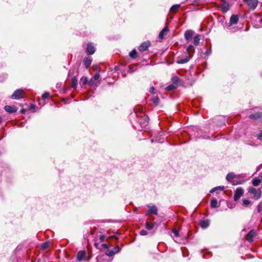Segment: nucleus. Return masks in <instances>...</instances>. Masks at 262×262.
<instances>
[{
    "label": "nucleus",
    "instance_id": "33",
    "mask_svg": "<svg viewBox=\"0 0 262 262\" xmlns=\"http://www.w3.org/2000/svg\"><path fill=\"white\" fill-rule=\"evenodd\" d=\"M224 189V186H219V187H215L213 189H212L210 191V193H213L214 192H215L216 190H219V189H220L221 190H223Z\"/></svg>",
    "mask_w": 262,
    "mask_h": 262
},
{
    "label": "nucleus",
    "instance_id": "8",
    "mask_svg": "<svg viewBox=\"0 0 262 262\" xmlns=\"http://www.w3.org/2000/svg\"><path fill=\"white\" fill-rule=\"evenodd\" d=\"M255 235L256 231L253 229L251 230L246 235V239L251 243L253 242V237L255 236Z\"/></svg>",
    "mask_w": 262,
    "mask_h": 262
},
{
    "label": "nucleus",
    "instance_id": "15",
    "mask_svg": "<svg viewBox=\"0 0 262 262\" xmlns=\"http://www.w3.org/2000/svg\"><path fill=\"white\" fill-rule=\"evenodd\" d=\"M169 31L168 27H165L160 32L159 37L161 39H163L166 36Z\"/></svg>",
    "mask_w": 262,
    "mask_h": 262
},
{
    "label": "nucleus",
    "instance_id": "42",
    "mask_svg": "<svg viewBox=\"0 0 262 262\" xmlns=\"http://www.w3.org/2000/svg\"><path fill=\"white\" fill-rule=\"evenodd\" d=\"M257 210L258 212H261L262 211V202H260L258 206H257Z\"/></svg>",
    "mask_w": 262,
    "mask_h": 262
},
{
    "label": "nucleus",
    "instance_id": "35",
    "mask_svg": "<svg viewBox=\"0 0 262 262\" xmlns=\"http://www.w3.org/2000/svg\"><path fill=\"white\" fill-rule=\"evenodd\" d=\"M112 250H113V252L115 254L118 253L121 250V249L119 248L118 245H116Z\"/></svg>",
    "mask_w": 262,
    "mask_h": 262
},
{
    "label": "nucleus",
    "instance_id": "41",
    "mask_svg": "<svg viewBox=\"0 0 262 262\" xmlns=\"http://www.w3.org/2000/svg\"><path fill=\"white\" fill-rule=\"evenodd\" d=\"M148 234V232L146 230H142L141 231H140V234L141 235H143V236H144V235H147Z\"/></svg>",
    "mask_w": 262,
    "mask_h": 262
},
{
    "label": "nucleus",
    "instance_id": "38",
    "mask_svg": "<svg viewBox=\"0 0 262 262\" xmlns=\"http://www.w3.org/2000/svg\"><path fill=\"white\" fill-rule=\"evenodd\" d=\"M151 100L156 104H158L159 102V98L157 96L153 97Z\"/></svg>",
    "mask_w": 262,
    "mask_h": 262
},
{
    "label": "nucleus",
    "instance_id": "52",
    "mask_svg": "<svg viewBox=\"0 0 262 262\" xmlns=\"http://www.w3.org/2000/svg\"><path fill=\"white\" fill-rule=\"evenodd\" d=\"M2 122V118L1 117H0V123Z\"/></svg>",
    "mask_w": 262,
    "mask_h": 262
},
{
    "label": "nucleus",
    "instance_id": "28",
    "mask_svg": "<svg viewBox=\"0 0 262 262\" xmlns=\"http://www.w3.org/2000/svg\"><path fill=\"white\" fill-rule=\"evenodd\" d=\"M172 81L174 85H178L180 81V79L178 77L174 76L172 77Z\"/></svg>",
    "mask_w": 262,
    "mask_h": 262
},
{
    "label": "nucleus",
    "instance_id": "14",
    "mask_svg": "<svg viewBox=\"0 0 262 262\" xmlns=\"http://www.w3.org/2000/svg\"><path fill=\"white\" fill-rule=\"evenodd\" d=\"M193 34L194 32L192 30H189L186 31L184 34L185 39L187 41H189L191 39L192 36L193 35Z\"/></svg>",
    "mask_w": 262,
    "mask_h": 262
},
{
    "label": "nucleus",
    "instance_id": "55",
    "mask_svg": "<svg viewBox=\"0 0 262 262\" xmlns=\"http://www.w3.org/2000/svg\"><path fill=\"white\" fill-rule=\"evenodd\" d=\"M69 74H71V70L69 71Z\"/></svg>",
    "mask_w": 262,
    "mask_h": 262
},
{
    "label": "nucleus",
    "instance_id": "50",
    "mask_svg": "<svg viewBox=\"0 0 262 262\" xmlns=\"http://www.w3.org/2000/svg\"><path fill=\"white\" fill-rule=\"evenodd\" d=\"M20 112H21V113L24 114L25 113L26 111L24 109H22Z\"/></svg>",
    "mask_w": 262,
    "mask_h": 262
},
{
    "label": "nucleus",
    "instance_id": "36",
    "mask_svg": "<svg viewBox=\"0 0 262 262\" xmlns=\"http://www.w3.org/2000/svg\"><path fill=\"white\" fill-rule=\"evenodd\" d=\"M250 203L251 202L248 200L245 199L243 201V205L245 207H247L250 204Z\"/></svg>",
    "mask_w": 262,
    "mask_h": 262
},
{
    "label": "nucleus",
    "instance_id": "27",
    "mask_svg": "<svg viewBox=\"0 0 262 262\" xmlns=\"http://www.w3.org/2000/svg\"><path fill=\"white\" fill-rule=\"evenodd\" d=\"M180 6H181L180 5H179V4L174 5L171 7L170 11L171 12H174L180 7Z\"/></svg>",
    "mask_w": 262,
    "mask_h": 262
},
{
    "label": "nucleus",
    "instance_id": "4",
    "mask_svg": "<svg viewBox=\"0 0 262 262\" xmlns=\"http://www.w3.org/2000/svg\"><path fill=\"white\" fill-rule=\"evenodd\" d=\"M24 93V91L21 89H18L16 90L14 93L11 95V98L13 99H18L21 97V95Z\"/></svg>",
    "mask_w": 262,
    "mask_h": 262
},
{
    "label": "nucleus",
    "instance_id": "49",
    "mask_svg": "<svg viewBox=\"0 0 262 262\" xmlns=\"http://www.w3.org/2000/svg\"><path fill=\"white\" fill-rule=\"evenodd\" d=\"M136 111L138 112H141L142 111V108H137Z\"/></svg>",
    "mask_w": 262,
    "mask_h": 262
},
{
    "label": "nucleus",
    "instance_id": "31",
    "mask_svg": "<svg viewBox=\"0 0 262 262\" xmlns=\"http://www.w3.org/2000/svg\"><path fill=\"white\" fill-rule=\"evenodd\" d=\"M96 70L98 71V72L95 74V75L93 77L95 80H98L100 77V75L99 74V68H97V69H96Z\"/></svg>",
    "mask_w": 262,
    "mask_h": 262
},
{
    "label": "nucleus",
    "instance_id": "24",
    "mask_svg": "<svg viewBox=\"0 0 262 262\" xmlns=\"http://www.w3.org/2000/svg\"><path fill=\"white\" fill-rule=\"evenodd\" d=\"M77 86V79L76 76L73 77L72 78V85L71 87L73 89H76Z\"/></svg>",
    "mask_w": 262,
    "mask_h": 262
},
{
    "label": "nucleus",
    "instance_id": "16",
    "mask_svg": "<svg viewBox=\"0 0 262 262\" xmlns=\"http://www.w3.org/2000/svg\"><path fill=\"white\" fill-rule=\"evenodd\" d=\"M249 118L254 119V120H258L262 118V113L258 112L255 114H251L249 116Z\"/></svg>",
    "mask_w": 262,
    "mask_h": 262
},
{
    "label": "nucleus",
    "instance_id": "12",
    "mask_svg": "<svg viewBox=\"0 0 262 262\" xmlns=\"http://www.w3.org/2000/svg\"><path fill=\"white\" fill-rule=\"evenodd\" d=\"M223 1V2L221 6V11L223 13H225L229 10L230 5L228 3L224 1V0Z\"/></svg>",
    "mask_w": 262,
    "mask_h": 262
},
{
    "label": "nucleus",
    "instance_id": "53",
    "mask_svg": "<svg viewBox=\"0 0 262 262\" xmlns=\"http://www.w3.org/2000/svg\"><path fill=\"white\" fill-rule=\"evenodd\" d=\"M259 22L261 24L262 23V18L259 20Z\"/></svg>",
    "mask_w": 262,
    "mask_h": 262
},
{
    "label": "nucleus",
    "instance_id": "7",
    "mask_svg": "<svg viewBox=\"0 0 262 262\" xmlns=\"http://www.w3.org/2000/svg\"><path fill=\"white\" fill-rule=\"evenodd\" d=\"M191 55H187L184 58L178 57L176 62L178 64H184L187 63L191 58Z\"/></svg>",
    "mask_w": 262,
    "mask_h": 262
},
{
    "label": "nucleus",
    "instance_id": "20",
    "mask_svg": "<svg viewBox=\"0 0 262 262\" xmlns=\"http://www.w3.org/2000/svg\"><path fill=\"white\" fill-rule=\"evenodd\" d=\"M83 62L85 68H88L90 66L92 63V59L90 57H85Z\"/></svg>",
    "mask_w": 262,
    "mask_h": 262
},
{
    "label": "nucleus",
    "instance_id": "30",
    "mask_svg": "<svg viewBox=\"0 0 262 262\" xmlns=\"http://www.w3.org/2000/svg\"><path fill=\"white\" fill-rule=\"evenodd\" d=\"M129 56L132 58H135L137 56V51L135 49L133 50L129 53Z\"/></svg>",
    "mask_w": 262,
    "mask_h": 262
},
{
    "label": "nucleus",
    "instance_id": "29",
    "mask_svg": "<svg viewBox=\"0 0 262 262\" xmlns=\"http://www.w3.org/2000/svg\"><path fill=\"white\" fill-rule=\"evenodd\" d=\"M176 89V86L174 84H170L165 88V90L167 91H173Z\"/></svg>",
    "mask_w": 262,
    "mask_h": 262
},
{
    "label": "nucleus",
    "instance_id": "22",
    "mask_svg": "<svg viewBox=\"0 0 262 262\" xmlns=\"http://www.w3.org/2000/svg\"><path fill=\"white\" fill-rule=\"evenodd\" d=\"M210 205L211 208H216L219 207L218 202L216 199H212L211 200Z\"/></svg>",
    "mask_w": 262,
    "mask_h": 262
},
{
    "label": "nucleus",
    "instance_id": "19",
    "mask_svg": "<svg viewBox=\"0 0 262 262\" xmlns=\"http://www.w3.org/2000/svg\"><path fill=\"white\" fill-rule=\"evenodd\" d=\"M5 110L6 112L10 113H15L17 111V108L16 107H12L9 105H6L5 106Z\"/></svg>",
    "mask_w": 262,
    "mask_h": 262
},
{
    "label": "nucleus",
    "instance_id": "45",
    "mask_svg": "<svg viewBox=\"0 0 262 262\" xmlns=\"http://www.w3.org/2000/svg\"><path fill=\"white\" fill-rule=\"evenodd\" d=\"M105 236L104 235H100L99 236V239L101 242H102L104 241L105 239Z\"/></svg>",
    "mask_w": 262,
    "mask_h": 262
},
{
    "label": "nucleus",
    "instance_id": "26",
    "mask_svg": "<svg viewBox=\"0 0 262 262\" xmlns=\"http://www.w3.org/2000/svg\"><path fill=\"white\" fill-rule=\"evenodd\" d=\"M145 226V228L149 230H151L154 229L153 225L151 224V223L147 221L146 222Z\"/></svg>",
    "mask_w": 262,
    "mask_h": 262
},
{
    "label": "nucleus",
    "instance_id": "39",
    "mask_svg": "<svg viewBox=\"0 0 262 262\" xmlns=\"http://www.w3.org/2000/svg\"><path fill=\"white\" fill-rule=\"evenodd\" d=\"M49 95L50 94L49 93L46 92L42 95V99L45 100L49 97Z\"/></svg>",
    "mask_w": 262,
    "mask_h": 262
},
{
    "label": "nucleus",
    "instance_id": "23",
    "mask_svg": "<svg viewBox=\"0 0 262 262\" xmlns=\"http://www.w3.org/2000/svg\"><path fill=\"white\" fill-rule=\"evenodd\" d=\"M235 178V175L233 172L229 173L226 176V180L228 181L232 182L233 180Z\"/></svg>",
    "mask_w": 262,
    "mask_h": 262
},
{
    "label": "nucleus",
    "instance_id": "11",
    "mask_svg": "<svg viewBox=\"0 0 262 262\" xmlns=\"http://www.w3.org/2000/svg\"><path fill=\"white\" fill-rule=\"evenodd\" d=\"M86 53L89 55L93 54L95 52V48L92 43H89L87 45Z\"/></svg>",
    "mask_w": 262,
    "mask_h": 262
},
{
    "label": "nucleus",
    "instance_id": "48",
    "mask_svg": "<svg viewBox=\"0 0 262 262\" xmlns=\"http://www.w3.org/2000/svg\"><path fill=\"white\" fill-rule=\"evenodd\" d=\"M102 247L105 249H107L108 248V246L106 244H103L102 245Z\"/></svg>",
    "mask_w": 262,
    "mask_h": 262
},
{
    "label": "nucleus",
    "instance_id": "43",
    "mask_svg": "<svg viewBox=\"0 0 262 262\" xmlns=\"http://www.w3.org/2000/svg\"><path fill=\"white\" fill-rule=\"evenodd\" d=\"M211 52H212L211 49V48H210V49L207 50V51L205 53V54L206 56H209L211 54Z\"/></svg>",
    "mask_w": 262,
    "mask_h": 262
},
{
    "label": "nucleus",
    "instance_id": "54",
    "mask_svg": "<svg viewBox=\"0 0 262 262\" xmlns=\"http://www.w3.org/2000/svg\"><path fill=\"white\" fill-rule=\"evenodd\" d=\"M89 84H92V83L91 81H90Z\"/></svg>",
    "mask_w": 262,
    "mask_h": 262
},
{
    "label": "nucleus",
    "instance_id": "25",
    "mask_svg": "<svg viewBox=\"0 0 262 262\" xmlns=\"http://www.w3.org/2000/svg\"><path fill=\"white\" fill-rule=\"evenodd\" d=\"M200 40V35L198 34L196 35L193 38V43L195 46H197L199 44Z\"/></svg>",
    "mask_w": 262,
    "mask_h": 262
},
{
    "label": "nucleus",
    "instance_id": "47",
    "mask_svg": "<svg viewBox=\"0 0 262 262\" xmlns=\"http://www.w3.org/2000/svg\"><path fill=\"white\" fill-rule=\"evenodd\" d=\"M151 224L153 225V227L154 228L155 227H157L158 226V224L156 222H154V223H151Z\"/></svg>",
    "mask_w": 262,
    "mask_h": 262
},
{
    "label": "nucleus",
    "instance_id": "32",
    "mask_svg": "<svg viewBox=\"0 0 262 262\" xmlns=\"http://www.w3.org/2000/svg\"><path fill=\"white\" fill-rule=\"evenodd\" d=\"M88 82V79L87 77H82L81 78L80 83H81L83 85H85V84H87Z\"/></svg>",
    "mask_w": 262,
    "mask_h": 262
},
{
    "label": "nucleus",
    "instance_id": "6",
    "mask_svg": "<svg viewBox=\"0 0 262 262\" xmlns=\"http://www.w3.org/2000/svg\"><path fill=\"white\" fill-rule=\"evenodd\" d=\"M150 45V43L149 41H145L140 45L138 49L140 52H144L148 48Z\"/></svg>",
    "mask_w": 262,
    "mask_h": 262
},
{
    "label": "nucleus",
    "instance_id": "46",
    "mask_svg": "<svg viewBox=\"0 0 262 262\" xmlns=\"http://www.w3.org/2000/svg\"><path fill=\"white\" fill-rule=\"evenodd\" d=\"M155 88L154 86H152L150 88L149 92L150 93L154 94L155 93Z\"/></svg>",
    "mask_w": 262,
    "mask_h": 262
},
{
    "label": "nucleus",
    "instance_id": "40",
    "mask_svg": "<svg viewBox=\"0 0 262 262\" xmlns=\"http://www.w3.org/2000/svg\"><path fill=\"white\" fill-rule=\"evenodd\" d=\"M172 233L175 237H179L180 236L179 232L177 229L172 230Z\"/></svg>",
    "mask_w": 262,
    "mask_h": 262
},
{
    "label": "nucleus",
    "instance_id": "17",
    "mask_svg": "<svg viewBox=\"0 0 262 262\" xmlns=\"http://www.w3.org/2000/svg\"><path fill=\"white\" fill-rule=\"evenodd\" d=\"M85 255V252L84 251H80L78 252L77 255V260L78 261H80L84 259V257Z\"/></svg>",
    "mask_w": 262,
    "mask_h": 262
},
{
    "label": "nucleus",
    "instance_id": "44",
    "mask_svg": "<svg viewBox=\"0 0 262 262\" xmlns=\"http://www.w3.org/2000/svg\"><path fill=\"white\" fill-rule=\"evenodd\" d=\"M257 138L258 140L262 141V130L257 135Z\"/></svg>",
    "mask_w": 262,
    "mask_h": 262
},
{
    "label": "nucleus",
    "instance_id": "5",
    "mask_svg": "<svg viewBox=\"0 0 262 262\" xmlns=\"http://www.w3.org/2000/svg\"><path fill=\"white\" fill-rule=\"evenodd\" d=\"M244 190L242 188H238L236 189L234 194V200L235 201L238 200L241 196L243 194Z\"/></svg>",
    "mask_w": 262,
    "mask_h": 262
},
{
    "label": "nucleus",
    "instance_id": "56",
    "mask_svg": "<svg viewBox=\"0 0 262 262\" xmlns=\"http://www.w3.org/2000/svg\"><path fill=\"white\" fill-rule=\"evenodd\" d=\"M195 2V0H193V2Z\"/></svg>",
    "mask_w": 262,
    "mask_h": 262
},
{
    "label": "nucleus",
    "instance_id": "37",
    "mask_svg": "<svg viewBox=\"0 0 262 262\" xmlns=\"http://www.w3.org/2000/svg\"><path fill=\"white\" fill-rule=\"evenodd\" d=\"M105 253L106 255L109 256H112L115 254V253L113 252V250H108Z\"/></svg>",
    "mask_w": 262,
    "mask_h": 262
},
{
    "label": "nucleus",
    "instance_id": "9",
    "mask_svg": "<svg viewBox=\"0 0 262 262\" xmlns=\"http://www.w3.org/2000/svg\"><path fill=\"white\" fill-rule=\"evenodd\" d=\"M262 182V174H259L258 177L254 178L252 181V184L254 186H258Z\"/></svg>",
    "mask_w": 262,
    "mask_h": 262
},
{
    "label": "nucleus",
    "instance_id": "10",
    "mask_svg": "<svg viewBox=\"0 0 262 262\" xmlns=\"http://www.w3.org/2000/svg\"><path fill=\"white\" fill-rule=\"evenodd\" d=\"M148 210L146 213V215L149 214H154L157 215L158 214V208L155 205L152 206H148Z\"/></svg>",
    "mask_w": 262,
    "mask_h": 262
},
{
    "label": "nucleus",
    "instance_id": "1",
    "mask_svg": "<svg viewBox=\"0 0 262 262\" xmlns=\"http://www.w3.org/2000/svg\"><path fill=\"white\" fill-rule=\"evenodd\" d=\"M248 192L253 195L255 200H259L261 197L262 191L261 188L256 189L252 187H249L248 189Z\"/></svg>",
    "mask_w": 262,
    "mask_h": 262
},
{
    "label": "nucleus",
    "instance_id": "13",
    "mask_svg": "<svg viewBox=\"0 0 262 262\" xmlns=\"http://www.w3.org/2000/svg\"><path fill=\"white\" fill-rule=\"evenodd\" d=\"M239 17L237 15H232L230 18V26L238 23Z\"/></svg>",
    "mask_w": 262,
    "mask_h": 262
},
{
    "label": "nucleus",
    "instance_id": "34",
    "mask_svg": "<svg viewBox=\"0 0 262 262\" xmlns=\"http://www.w3.org/2000/svg\"><path fill=\"white\" fill-rule=\"evenodd\" d=\"M49 245H50V242H46L41 245V249H46L49 247Z\"/></svg>",
    "mask_w": 262,
    "mask_h": 262
},
{
    "label": "nucleus",
    "instance_id": "3",
    "mask_svg": "<svg viewBox=\"0 0 262 262\" xmlns=\"http://www.w3.org/2000/svg\"><path fill=\"white\" fill-rule=\"evenodd\" d=\"M148 117L143 114L139 120V123L142 126H146L148 123Z\"/></svg>",
    "mask_w": 262,
    "mask_h": 262
},
{
    "label": "nucleus",
    "instance_id": "18",
    "mask_svg": "<svg viewBox=\"0 0 262 262\" xmlns=\"http://www.w3.org/2000/svg\"><path fill=\"white\" fill-rule=\"evenodd\" d=\"M195 49L192 45H189L188 46L186 52L188 54V55H191V57H192L193 54L194 53Z\"/></svg>",
    "mask_w": 262,
    "mask_h": 262
},
{
    "label": "nucleus",
    "instance_id": "51",
    "mask_svg": "<svg viewBox=\"0 0 262 262\" xmlns=\"http://www.w3.org/2000/svg\"><path fill=\"white\" fill-rule=\"evenodd\" d=\"M98 244H99L98 243H95L94 245H95V246L96 247H97H97H98Z\"/></svg>",
    "mask_w": 262,
    "mask_h": 262
},
{
    "label": "nucleus",
    "instance_id": "21",
    "mask_svg": "<svg viewBox=\"0 0 262 262\" xmlns=\"http://www.w3.org/2000/svg\"><path fill=\"white\" fill-rule=\"evenodd\" d=\"M201 227L204 229L207 228L209 225V222L208 220H203L200 222Z\"/></svg>",
    "mask_w": 262,
    "mask_h": 262
},
{
    "label": "nucleus",
    "instance_id": "2",
    "mask_svg": "<svg viewBox=\"0 0 262 262\" xmlns=\"http://www.w3.org/2000/svg\"><path fill=\"white\" fill-rule=\"evenodd\" d=\"M246 3L249 8L251 10H254L257 6L258 2L257 0H243Z\"/></svg>",
    "mask_w": 262,
    "mask_h": 262
}]
</instances>
